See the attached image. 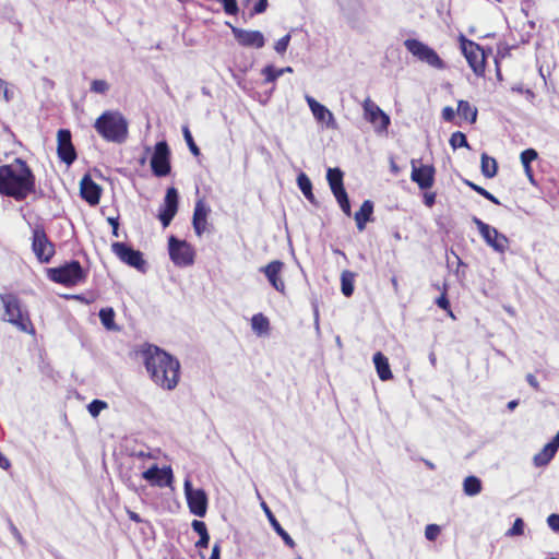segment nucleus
Listing matches in <instances>:
<instances>
[{"mask_svg": "<svg viewBox=\"0 0 559 559\" xmlns=\"http://www.w3.org/2000/svg\"><path fill=\"white\" fill-rule=\"evenodd\" d=\"M440 526L437 524H428L425 528V536L428 540H436L440 535Z\"/></svg>", "mask_w": 559, "mask_h": 559, "instance_id": "46", "label": "nucleus"}, {"mask_svg": "<svg viewBox=\"0 0 559 559\" xmlns=\"http://www.w3.org/2000/svg\"><path fill=\"white\" fill-rule=\"evenodd\" d=\"M558 448L550 441L548 442L540 452L535 454L534 463L536 466H545L555 456Z\"/></svg>", "mask_w": 559, "mask_h": 559, "instance_id": "29", "label": "nucleus"}, {"mask_svg": "<svg viewBox=\"0 0 559 559\" xmlns=\"http://www.w3.org/2000/svg\"><path fill=\"white\" fill-rule=\"evenodd\" d=\"M32 249L36 258L43 263H48L56 253L55 245L49 240L41 225H36L33 229Z\"/></svg>", "mask_w": 559, "mask_h": 559, "instance_id": "9", "label": "nucleus"}, {"mask_svg": "<svg viewBox=\"0 0 559 559\" xmlns=\"http://www.w3.org/2000/svg\"><path fill=\"white\" fill-rule=\"evenodd\" d=\"M404 46L407 51L418 60L426 62L427 64L437 69H442L444 67V63L439 55L423 41L415 38H408L404 41Z\"/></svg>", "mask_w": 559, "mask_h": 559, "instance_id": "8", "label": "nucleus"}, {"mask_svg": "<svg viewBox=\"0 0 559 559\" xmlns=\"http://www.w3.org/2000/svg\"><path fill=\"white\" fill-rule=\"evenodd\" d=\"M210 213L209 206L203 200H198L194 205L192 226L198 237H201L209 230L207 216Z\"/></svg>", "mask_w": 559, "mask_h": 559, "instance_id": "20", "label": "nucleus"}, {"mask_svg": "<svg viewBox=\"0 0 559 559\" xmlns=\"http://www.w3.org/2000/svg\"><path fill=\"white\" fill-rule=\"evenodd\" d=\"M111 251L119 258L121 262L138 270L144 269L145 261L141 251L134 250L124 242H114L111 245Z\"/></svg>", "mask_w": 559, "mask_h": 559, "instance_id": "15", "label": "nucleus"}, {"mask_svg": "<svg viewBox=\"0 0 559 559\" xmlns=\"http://www.w3.org/2000/svg\"><path fill=\"white\" fill-rule=\"evenodd\" d=\"M178 200L179 195L177 189L175 187L168 188L164 198V204L160 206L158 212V218L163 227L169 226L177 214Z\"/></svg>", "mask_w": 559, "mask_h": 559, "instance_id": "17", "label": "nucleus"}, {"mask_svg": "<svg viewBox=\"0 0 559 559\" xmlns=\"http://www.w3.org/2000/svg\"><path fill=\"white\" fill-rule=\"evenodd\" d=\"M391 282H392V285H393V287H394L395 292H397L399 283H397L396 277H392Z\"/></svg>", "mask_w": 559, "mask_h": 559, "instance_id": "63", "label": "nucleus"}, {"mask_svg": "<svg viewBox=\"0 0 559 559\" xmlns=\"http://www.w3.org/2000/svg\"><path fill=\"white\" fill-rule=\"evenodd\" d=\"M364 118L370 122L376 132H386L390 126V117L369 97L362 103Z\"/></svg>", "mask_w": 559, "mask_h": 559, "instance_id": "12", "label": "nucleus"}, {"mask_svg": "<svg viewBox=\"0 0 559 559\" xmlns=\"http://www.w3.org/2000/svg\"><path fill=\"white\" fill-rule=\"evenodd\" d=\"M266 8H267V0H259L254 4L250 15L253 16L255 14H261L266 10Z\"/></svg>", "mask_w": 559, "mask_h": 559, "instance_id": "53", "label": "nucleus"}, {"mask_svg": "<svg viewBox=\"0 0 559 559\" xmlns=\"http://www.w3.org/2000/svg\"><path fill=\"white\" fill-rule=\"evenodd\" d=\"M442 119L447 122H453L455 118V111L451 106H447L441 111Z\"/></svg>", "mask_w": 559, "mask_h": 559, "instance_id": "50", "label": "nucleus"}, {"mask_svg": "<svg viewBox=\"0 0 559 559\" xmlns=\"http://www.w3.org/2000/svg\"><path fill=\"white\" fill-rule=\"evenodd\" d=\"M457 115L462 119L468 121L469 123H475L477 119V109L473 107L467 100H459L457 102Z\"/></svg>", "mask_w": 559, "mask_h": 559, "instance_id": "30", "label": "nucleus"}, {"mask_svg": "<svg viewBox=\"0 0 559 559\" xmlns=\"http://www.w3.org/2000/svg\"><path fill=\"white\" fill-rule=\"evenodd\" d=\"M411 179L420 190H429L435 185L436 168L432 164H420V160H411Z\"/></svg>", "mask_w": 559, "mask_h": 559, "instance_id": "10", "label": "nucleus"}, {"mask_svg": "<svg viewBox=\"0 0 559 559\" xmlns=\"http://www.w3.org/2000/svg\"><path fill=\"white\" fill-rule=\"evenodd\" d=\"M373 362L380 380L388 381L393 378L389 360L381 352L373 355Z\"/></svg>", "mask_w": 559, "mask_h": 559, "instance_id": "24", "label": "nucleus"}, {"mask_svg": "<svg viewBox=\"0 0 559 559\" xmlns=\"http://www.w3.org/2000/svg\"><path fill=\"white\" fill-rule=\"evenodd\" d=\"M547 523L549 527L555 531L559 532V514L552 513L547 518Z\"/></svg>", "mask_w": 559, "mask_h": 559, "instance_id": "55", "label": "nucleus"}, {"mask_svg": "<svg viewBox=\"0 0 559 559\" xmlns=\"http://www.w3.org/2000/svg\"><path fill=\"white\" fill-rule=\"evenodd\" d=\"M182 133H183V136L186 140V143H187L190 152L192 153V155L195 157L200 156L201 151H200L199 146L195 144L193 136L187 126H185L182 128Z\"/></svg>", "mask_w": 559, "mask_h": 559, "instance_id": "41", "label": "nucleus"}, {"mask_svg": "<svg viewBox=\"0 0 559 559\" xmlns=\"http://www.w3.org/2000/svg\"><path fill=\"white\" fill-rule=\"evenodd\" d=\"M80 193L90 205H97L102 197V187L92 179L90 174H86L81 179Z\"/></svg>", "mask_w": 559, "mask_h": 559, "instance_id": "18", "label": "nucleus"}, {"mask_svg": "<svg viewBox=\"0 0 559 559\" xmlns=\"http://www.w3.org/2000/svg\"><path fill=\"white\" fill-rule=\"evenodd\" d=\"M168 251L173 263L180 267L190 266L194 263L195 250L186 240H179L175 236L168 239Z\"/></svg>", "mask_w": 559, "mask_h": 559, "instance_id": "7", "label": "nucleus"}, {"mask_svg": "<svg viewBox=\"0 0 559 559\" xmlns=\"http://www.w3.org/2000/svg\"><path fill=\"white\" fill-rule=\"evenodd\" d=\"M460 49L465 57L469 68L476 76L483 78L486 73L487 58L492 53L489 47L487 50L478 43L468 39L465 35L460 34L457 37Z\"/></svg>", "mask_w": 559, "mask_h": 559, "instance_id": "5", "label": "nucleus"}, {"mask_svg": "<svg viewBox=\"0 0 559 559\" xmlns=\"http://www.w3.org/2000/svg\"><path fill=\"white\" fill-rule=\"evenodd\" d=\"M344 174L340 168H329L326 173V180L329 182L330 189L333 195L342 193L345 190L343 183Z\"/></svg>", "mask_w": 559, "mask_h": 559, "instance_id": "25", "label": "nucleus"}, {"mask_svg": "<svg viewBox=\"0 0 559 559\" xmlns=\"http://www.w3.org/2000/svg\"><path fill=\"white\" fill-rule=\"evenodd\" d=\"M151 168L156 177H165L170 173V151L166 141L155 144L151 158Z\"/></svg>", "mask_w": 559, "mask_h": 559, "instance_id": "14", "label": "nucleus"}, {"mask_svg": "<svg viewBox=\"0 0 559 559\" xmlns=\"http://www.w3.org/2000/svg\"><path fill=\"white\" fill-rule=\"evenodd\" d=\"M518 404H519V403H518V401H515V400L510 401V402L508 403V408L512 411V409H514V408L518 406Z\"/></svg>", "mask_w": 559, "mask_h": 559, "instance_id": "59", "label": "nucleus"}, {"mask_svg": "<svg viewBox=\"0 0 559 559\" xmlns=\"http://www.w3.org/2000/svg\"><path fill=\"white\" fill-rule=\"evenodd\" d=\"M99 319L102 324L109 331H117L118 326L115 322V310L111 307L102 308L99 310Z\"/></svg>", "mask_w": 559, "mask_h": 559, "instance_id": "33", "label": "nucleus"}, {"mask_svg": "<svg viewBox=\"0 0 559 559\" xmlns=\"http://www.w3.org/2000/svg\"><path fill=\"white\" fill-rule=\"evenodd\" d=\"M436 305L439 308H441L442 310H444L448 313V316H450L452 319H455L453 311L451 309V305H450V300L447 295L445 287H444L443 292L441 293V295L436 299Z\"/></svg>", "mask_w": 559, "mask_h": 559, "instance_id": "42", "label": "nucleus"}, {"mask_svg": "<svg viewBox=\"0 0 559 559\" xmlns=\"http://www.w3.org/2000/svg\"><path fill=\"white\" fill-rule=\"evenodd\" d=\"M526 381L528 382V384H530L534 390H536V391H538V390H539V383H538V381H537V379H536V377H535L534 374L528 373V374L526 376Z\"/></svg>", "mask_w": 559, "mask_h": 559, "instance_id": "56", "label": "nucleus"}, {"mask_svg": "<svg viewBox=\"0 0 559 559\" xmlns=\"http://www.w3.org/2000/svg\"><path fill=\"white\" fill-rule=\"evenodd\" d=\"M481 174L486 178H493L498 171V164L493 157L488 156L486 153L481 154L480 158Z\"/></svg>", "mask_w": 559, "mask_h": 559, "instance_id": "32", "label": "nucleus"}, {"mask_svg": "<svg viewBox=\"0 0 559 559\" xmlns=\"http://www.w3.org/2000/svg\"><path fill=\"white\" fill-rule=\"evenodd\" d=\"M334 197H335L341 210L343 211V213L349 217L352 215V207H350V202H349L347 192L344 191Z\"/></svg>", "mask_w": 559, "mask_h": 559, "instance_id": "43", "label": "nucleus"}, {"mask_svg": "<svg viewBox=\"0 0 559 559\" xmlns=\"http://www.w3.org/2000/svg\"><path fill=\"white\" fill-rule=\"evenodd\" d=\"M191 526L193 531L200 536L199 540L195 543V547L199 549L207 548L210 543V534L207 532L206 524L203 521L193 520Z\"/></svg>", "mask_w": 559, "mask_h": 559, "instance_id": "28", "label": "nucleus"}, {"mask_svg": "<svg viewBox=\"0 0 559 559\" xmlns=\"http://www.w3.org/2000/svg\"><path fill=\"white\" fill-rule=\"evenodd\" d=\"M424 203L426 206L428 207H432L436 203V192H430V191H427V190H424Z\"/></svg>", "mask_w": 559, "mask_h": 559, "instance_id": "54", "label": "nucleus"}, {"mask_svg": "<svg viewBox=\"0 0 559 559\" xmlns=\"http://www.w3.org/2000/svg\"><path fill=\"white\" fill-rule=\"evenodd\" d=\"M233 34L237 43L243 47L262 48L265 44L263 34L260 31H248L233 27Z\"/></svg>", "mask_w": 559, "mask_h": 559, "instance_id": "19", "label": "nucleus"}, {"mask_svg": "<svg viewBox=\"0 0 559 559\" xmlns=\"http://www.w3.org/2000/svg\"><path fill=\"white\" fill-rule=\"evenodd\" d=\"M266 513L269 515L270 522L274 528V531L283 538L284 543L289 546L294 547L295 542L290 537V535L282 527V525L278 523V521L274 518V515L271 513V511L266 508Z\"/></svg>", "mask_w": 559, "mask_h": 559, "instance_id": "37", "label": "nucleus"}, {"mask_svg": "<svg viewBox=\"0 0 559 559\" xmlns=\"http://www.w3.org/2000/svg\"><path fill=\"white\" fill-rule=\"evenodd\" d=\"M210 559H221V544L215 543Z\"/></svg>", "mask_w": 559, "mask_h": 559, "instance_id": "57", "label": "nucleus"}, {"mask_svg": "<svg viewBox=\"0 0 559 559\" xmlns=\"http://www.w3.org/2000/svg\"><path fill=\"white\" fill-rule=\"evenodd\" d=\"M127 514H128V516H129V519L131 521H133L135 523H141L142 522L141 516L136 512H134V511H132L130 509H127Z\"/></svg>", "mask_w": 559, "mask_h": 559, "instance_id": "58", "label": "nucleus"}, {"mask_svg": "<svg viewBox=\"0 0 559 559\" xmlns=\"http://www.w3.org/2000/svg\"><path fill=\"white\" fill-rule=\"evenodd\" d=\"M283 267L284 263L282 261L274 260L261 269L272 287L282 294L285 292V283L281 278Z\"/></svg>", "mask_w": 559, "mask_h": 559, "instance_id": "21", "label": "nucleus"}, {"mask_svg": "<svg viewBox=\"0 0 559 559\" xmlns=\"http://www.w3.org/2000/svg\"><path fill=\"white\" fill-rule=\"evenodd\" d=\"M481 481L476 476H467L463 483V490L467 496H476L481 491Z\"/></svg>", "mask_w": 559, "mask_h": 559, "instance_id": "36", "label": "nucleus"}, {"mask_svg": "<svg viewBox=\"0 0 559 559\" xmlns=\"http://www.w3.org/2000/svg\"><path fill=\"white\" fill-rule=\"evenodd\" d=\"M373 203L370 200H365L360 205L359 211L355 213V222L359 231L365 230L366 224L372 221Z\"/></svg>", "mask_w": 559, "mask_h": 559, "instance_id": "23", "label": "nucleus"}, {"mask_svg": "<svg viewBox=\"0 0 559 559\" xmlns=\"http://www.w3.org/2000/svg\"><path fill=\"white\" fill-rule=\"evenodd\" d=\"M524 532V522L522 519L518 518L512 527L509 530L508 534L511 535V536H514V535H522Z\"/></svg>", "mask_w": 559, "mask_h": 559, "instance_id": "48", "label": "nucleus"}, {"mask_svg": "<svg viewBox=\"0 0 559 559\" xmlns=\"http://www.w3.org/2000/svg\"><path fill=\"white\" fill-rule=\"evenodd\" d=\"M266 8H267V0H259L254 4L250 15L253 16L255 14H261L266 10Z\"/></svg>", "mask_w": 559, "mask_h": 559, "instance_id": "52", "label": "nucleus"}, {"mask_svg": "<svg viewBox=\"0 0 559 559\" xmlns=\"http://www.w3.org/2000/svg\"><path fill=\"white\" fill-rule=\"evenodd\" d=\"M283 74L284 70H280L272 64L262 69V75L264 76V83L266 84L275 82Z\"/></svg>", "mask_w": 559, "mask_h": 559, "instance_id": "39", "label": "nucleus"}, {"mask_svg": "<svg viewBox=\"0 0 559 559\" xmlns=\"http://www.w3.org/2000/svg\"><path fill=\"white\" fill-rule=\"evenodd\" d=\"M0 95L3 96L5 102H10L13 97L12 93L9 90V84L3 79H0Z\"/></svg>", "mask_w": 559, "mask_h": 559, "instance_id": "49", "label": "nucleus"}, {"mask_svg": "<svg viewBox=\"0 0 559 559\" xmlns=\"http://www.w3.org/2000/svg\"><path fill=\"white\" fill-rule=\"evenodd\" d=\"M142 477L153 486L164 487L171 483L173 473L169 467L159 468L157 465H153L143 472Z\"/></svg>", "mask_w": 559, "mask_h": 559, "instance_id": "22", "label": "nucleus"}, {"mask_svg": "<svg viewBox=\"0 0 559 559\" xmlns=\"http://www.w3.org/2000/svg\"><path fill=\"white\" fill-rule=\"evenodd\" d=\"M551 442L557 447L559 448V431L557 432V435L554 437V439L551 440Z\"/></svg>", "mask_w": 559, "mask_h": 559, "instance_id": "61", "label": "nucleus"}, {"mask_svg": "<svg viewBox=\"0 0 559 559\" xmlns=\"http://www.w3.org/2000/svg\"><path fill=\"white\" fill-rule=\"evenodd\" d=\"M251 328L259 335H266L270 332V321L263 313H255L251 318Z\"/></svg>", "mask_w": 559, "mask_h": 559, "instance_id": "31", "label": "nucleus"}, {"mask_svg": "<svg viewBox=\"0 0 559 559\" xmlns=\"http://www.w3.org/2000/svg\"><path fill=\"white\" fill-rule=\"evenodd\" d=\"M450 145L452 146L453 150H456L460 147L469 148V144L467 142L466 135L461 131H456V132L452 133V135L450 138Z\"/></svg>", "mask_w": 559, "mask_h": 559, "instance_id": "40", "label": "nucleus"}, {"mask_svg": "<svg viewBox=\"0 0 559 559\" xmlns=\"http://www.w3.org/2000/svg\"><path fill=\"white\" fill-rule=\"evenodd\" d=\"M94 128L107 142L122 143L128 138V121L118 111H105L95 121Z\"/></svg>", "mask_w": 559, "mask_h": 559, "instance_id": "3", "label": "nucleus"}, {"mask_svg": "<svg viewBox=\"0 0 559 559\" xmlns=\"http://www.w3.org/2000/svg\"><path fill=\"white\" fill-rule=\"evenodd\" d=\"M307 104L313 115V117L322 122L326 120H333V114L322 104L317 102L311 96H306Z\"/></svg>", "mask_w": 559, "mask_h": 559, "instance_id": "26", "label": "nucleus"}, {"mask_svg": "<svg viewBox=\"0 0 559 559\" xmlns=\"http://www.w3.org/2000/svg\"><path fill=\"white\" fill-rule=\"evenodd\" d=\"M511 91L516 92L519 94H524L527 98L533 99L535 97V94L531 88H524L521 84L513 85L511 87Z\"/></svg>", "mask_w": 559, "mask_h": 559, "instance_id": "51", "label": "nucleus"}, {"mask_svg": "<svg viewBox=\"0 0 559 559\" xmlns=\"http://www.w3.org/2000/svg\"><path fill=\"white\" fill-rule=\"evenodd\" d=\"M297 183H298L299 189L301 190V192L306 197V199L309 202H311V203H316V199H314V195L312 193L311 180L309 179V177L305 173H301L297 177Z\"/></svg>", "mask_w": 559, "mask_h": 559, "instance_id": "34", "label": "nucleus"}, {"mask_svg": "<svg viewBox=\"0 0 559 559\" xmlns=\"http://www.w3.org/2000/svg\"><path fill=\"white\" fill-rule=\"evenodd\" d=\"M36 191V177L29 165L22 158L0 166V194L17 202L24 201Z\"/></svg>", "mask_w": 559, "mask_h": 559, "instance_id": "2", "label": "nucleus"}, {"mask_svg": "<svg viewBox=\"0 0 559 559\" xmlns=\"http://www.w3.org/2000/svg\"><path fill=\"white\" fill-rule=\"evenodd\" d=\"M118 230H119V224H115V226L112 227V235L115 237L119 236Z\"/></svg>", "mask_w": 559, "mask_h": 559, "instance_id": "62", "label": "nucleus"}, {"mask_svg": "<svg viewBox=\"0 0 559 559\" xmlns=\"http://www.w3.org/2000/svg\"><path fill=\"white\" fill-rule=\"evenodd\" d=\"M107 406L108 405L105 401L93 400L88 404L87 409L93 417H97L103 409L107 408Z\"/></svg>", "mask_w": 559, "mask_h": 559, "instance_id": "44", "label": "nucleus"}, {"mask_svg": "<svg viewBox=\"0 0 559 559\" xmlns=\"http://www.w3.org/2000/svg\"><path fill=\"white\" fill-rule=\"evenodd\" d=\"M355 274L348 270L342 272L341 290L344 296L350 297L354 293Z\"/></svg>", "mask_w": 559, "mask_h": 559, "instance_id": "35", "label": "nucleus"}, {"mask_svg": "<svg viewBox=\"0 0 559 559\" xmlns=\"http://www.w3.org/2000/svg\"><path fill=\"white\" fill-rule=\"evenodd\" d=\"M538 158V153L535 148H526L520 154V160L524 168V173L530 181H534V171L531 163Z\"/></svg>", "mask_w": 559, "mask_h": 559, "instance_id": "27", "label": "nucleus"}, {"mask_svg": "<svg viewBox=\"0 0 559 559\" xmlns=\"http://www.w3.org/2000/svg\"><path fill=\"white\" fill-rule=\"evenodd\" d=\"M289 41H290V35L289 34H286L285 36L281 37L276 43H275V46H274V49L283 55L286 52L287 50V47L289 45Z\"/></svg>", "mask_w": 559, "mask_h": 559, "instance_id": "47", "label": "nucleus"}, {"mask_svg": "<svg viewBox=\"0 0 559 559\" xmlns=\"http://www.w3.org/2000/svg\"><path fill=\"white\" fill-rule=\"evenodd\" d=\"M57 154L67 165L73 164L78 157L71 132L68 129H60L57 133Z\"/></svg>", "mask_w": 559, "mask_h": 559, "instance_id": "16", "label": "nucleus"}, {"mask_svg": "<svg viewBox=\"0 0 559 559\" xmlns=\"http://www.w3.org/2000/svg\"><path fill=\"white\" fill-rule=\"evenodd\" d=\"M0 300L4 307V320L27 334H35V328L27 310L23 309L21 300L14 294H1Z\"/></svg>", "mask_w": 559, "mask_h": 559, "instance_id": "4", "label": "nucleus"}, {"mask_svg": "<svg viewBox=\"0 0 559 559\" xmlns=\"http://www.w3.org/2000/svg\"><path fill=\"white\" fill-rule=\"evenodd\" d=\"M143 364L151 380L160 389L173 391L180 381L179 360L155 345L142 350Z\"/></svg>", "mask_w": 559, "mask_h": 559, "instance_id": "1", "label": "nucleus"}, {"mask_svg": "<svg viewBox=\"0 0 559 559\" xmlns=\"http://www.w3.org/2000/svg\"><path fill=\"white\" fill-rule=\"evenodd\" d=\"M464 183L469 187L473 191L478 193L479 195L484 197L488 201H490L493 204L500 205V201L489 191H487L485 188L474 183L471 180H464Z\"/></svg>", "mask_w": 559, "mask_h": 559, "instance_id": "38", "label": "nucleus"}, {"mask_svg": "<svg viewBox=\"0 0 559 559\" xmlns=\"http://www.w3.org/2000/svg\"><path fill=\"white\" fill-rule=\"evenodd\" d=\"M281 70H284V73H286V72L292 73L293 72V68L292 67L282 68Z\"/></svg>", "mask_w": 559, "mask_h": 559, "instance_id": "64", "label": "nucleus"}, {"mask_svg": "<svg viewBox=\"0 0 559 559\" xmlns=\"http://www.w3.org/2000/svg\"><path fill=\"white\" fill-rule=\"evenodd\" d=\"M479 234L484 240L496 251L503 253L509 247V239L503 234L499 233L498 229L484 223L481 219L474 217Z\"/></svg>", "mask_w": 559, "mask_h": 559, "instance_id": "11", "label": "nucleus"}, {"mask_svg": "<svg viewBox=\"0 0 559 559\" xmlns=\"http://www.w3.org/2000/svg\"><path fill=\"white\" fill-rule=\"evenodd\" d=\"M108 223L114 227L115 224H119L118 217H109Z\"/></svg>", "mask_w": 559, "mask_h": 559, "instance_id": "60", "label": "nucleus"}, {"mask_svg": "<svg viewBox=\"0 0 559 559\" xmlns=\"http://www.w3.org/2000/svg\"><path fill=\"white\" fill-rule=\"evenodd\" d=\"M185 495L189 511L197 516H204L207 511V496L203 489H194L190 480H185Z\"/></svg>", "mask_w": 559, "mask_h": 559, "instance_id": "13", "label": "nucleus"}, {"mask_svg": "<svg viewBox=\"0 0 559 559\" xmlns=\"http://www.w3.org/2000/svg\"><path fill=\"white\" fill-rule=\"evenodd\" d=\"M48 277L57 284L73 287L86 281L87 272L78 260H71L60 266L49 269Z\"/></svg>", "mask_w": 559, "mask_h": 559, "instance_id": "6", "label": "nucleus"}, {"mask_svg": "<svg viewBox=\"0 0 559 559\" xmlns=\"http://www.w3.org/2000/svg\"><path fill=\"white\" fill-rule=\"evenodd\" d=\"M109 90V84L105 80H94L91 83V91L97 94H105Z\"/></svg>", "mask_w": 559, "mask_h": 559, "instance_id": "45", "label": "nucleus"}]
</instances>
